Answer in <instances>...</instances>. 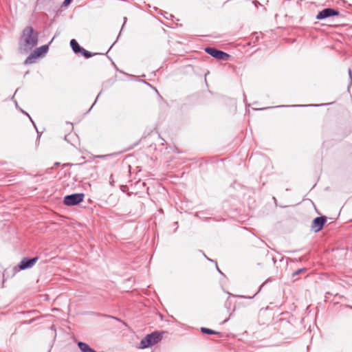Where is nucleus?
<instances>
[{
    "label": "nucleus",
    "instance_id": "5",
    "mask_svg": "<svg viewBox=\"0 0 352 352\" xmlns=\"http://www.w3.org/2000/svg\"><path fill=\"white\" fill-rule=\"evenodd\" d=\"M205 51L208 54L218 60H228L230 57V55L227 53L218 50L215 48L207 47L206 48Z\"/></svg>",
    "mask_w": 352,
    "mask_h": 352
},
{
    "label": "nucleus",
    "instance_id": "2",
    "mask_svg": "<svg viewBox=\"0 0 352 352\" xmlns=\"http://www.w3.org/2000/svg\"><path fill=\"white\" fill-rule=\"evenodd\" d=\"M163 334L164 332L154 331L146 335V337L140 341L138 348L144 349L157 344L162 340Z\"/></svg>",
    "mask_w": 352,
    "mask_h": 352
},
{
    "label": "nucleus",
    "instance_id": "14",
    "mask_svg": "<svg viewBox=\"0 0 352 352\" xmlns=\"http://www.w3.org/2000/svg\"><path fill=\"white\" fill-rule=\"evenodd\" d=\"M303 271H305V269H300V270L296 271V272H294L293 275L294 276L297 275V274H298L299 273H300V272H302Z\"/></svg>",
    "mask_w": 352,
    "mask_h": 352
},
{
    "label": "nucleus",
    "instance_id": "13",
    "mask_svg": "<svg viewBox=\"0 0 352 352\" xmlns=\"http://www.w3.org/2000/svg\"><path fill=\"white\" fill-rule=\"evenodd\" d=\"M80 53H82L85 58H90L92 56L91 52L87 51L86 50H85L83 48H82V51L80 52Z\"/></svg>",
    "mask_w": 352,
    "mask_h": 352
},
{
    "label": "nucleus",
    "instance_id": "9",
    "mask_svg": "<svg viewBox=\"0 0 352 352\" xmlns=\"http://www.w3.org/2000/svg\"><path fill=\"white\" fill-rule=\"evenodd\" d=\"M230 293H228V292H222L221 294L219 295V296L218 297V298H221L222 300H225V306L228 310V316H230V309H231V302L230 301Z\"/></svg>",
    "mask_w": 352,
    "mask_h": 352
},
{
    "label": "nucleus",
    "instance_id": "4",
    "mask_svg": "<svg viewBox=\"0 0 352 352\" xmlns=\"http://www.w3.org/2000/svg\"><path fill=\"white\" fill-rule=\"evenodd\" d=\"M84 194L78 193L67 195L64 199V204L66 206H75L83 201Z\"/></svg>",
    "mask_w": 352,
    "mask_h": 352
},
{
    "label": "nucleus",
    "instance_id": "10",
    "mask_svg": "<svg viewBox=\"0 0 352 352\" xmlns=\"http://www.w3.org/2000/svg\"><path fill=\"white\" fill-rule=\"evenodd\" d=\"M78 345L82 352H96L87 344H86L85 342H79L78 343Z\"/></svg>",
    "mask_w": 352,
    "mask_h": 352
},
{
    "label": "nucleus",
    "instance_id": "8",
    "mask_svg": "<svg viewBox=\"0 0 352 352\" xmlns=\"http://www.w3.org/2000/svg\"><path fill=\"white\" fill-rule=\"evenodd\" d=\"M37 261H38V257H34V258H32L30 259L24 258L20 262V263L19 265V267L21 270L32 267L36 263Z\"/></svg>",
    "mask_w": 352,
    "mask_h": 352
},
{
    "label": "nucleus",
    "instance_id": "15",
    "mask_svg": "<svg viewBox=\"0 0 352 352\" xmlns=\"http://www.w3.org/2000/svg\"><path fill=\"white\" fill-rule=\"evenodd\" d=\"M72 1V0H65V1H64V4H65L66 6H67V5H69V4L71 3V1Z\"/></svg>",
    "mask_w": 352,
    "mask_h": 352
},
{
    "label": "nucleus",
    "instance_id": "6",
    "mask_svg": "<svg viewBox=\"0 0 352 352\" xmlns=\"http://www.w3.org/2000/svg\"><path fill=\"white\" fill-rule=\"evenodd\" d=\"M338 15H339L338 11L332 8H325L318 13L316 19L318 20H321L327 17Z\"/></svg>",
    "mask_w": 352,
    "mask_h": 352
},
{
    "label": "nucleus",
    "instance_id": "11",
    "mask_svg": "<svg viewBox=\"0 0 352 352\" xmlns=\"http://www.w3.org/2000/svg\"><path fill=\"white\" fill-rule=\"evenodd\" d=\"M70 45L75 53H80L82 50L75 39L71 40Z\"/></svg>",
    "mask_w": 352,
    "mask_h": 352
},
{
    "label": "nucleus",
    "instance_id": "7",
    "mask_svg": "<svg viewBox=\"0 0 352 352\" xmlns=\"http://www.w3.org/2000/svg\"><path fill=\"white\" fill-rule=\"evenodd\" d=\"M327 221L325 217H319L314 219L311 223V229L315 232L320 231Z\"/></svg>",
    "mask_w": 352,
    "mask_h": 352
},
{
    "label": "nucleus",
    "instance_id": "12",
    "mask_svg": "<svg viewBox=\"0 0 352 352\" xmlns=\"http://www.w3.org/2000/svg\"><path fill=\"white\" fill-rule=\"evenodd\" d=\"M201 331L204 333H207V334H219L218 332L213 331L212 329L206 328V327H201Z\"/></svg>",
    "mask_w": 352,
    "mask_h": 352
},
{
    "label": "nucleus",
    "instance_id": "1",
    "mask_svg": "<svg viewBox=\"0 0 352 352\" xmlns=\"http://www.w3.org/2000/svg\"><path fill=\"white\" fill-rule=\"evenodd\" d=\"M21 40L23 43L20 47V50L27 52L37 45L38 35L34 33V29L31 26H28L23 31Z\"/></svg>",
    "mask_w": 352,
    "mask_h": 352
},
{
    "label": "nucleus",
    "instance_id": "3",
    "mask_svg": "<svg viewBox=\"0 0 352 352\" xmlns=\"http://www.w3.org/2000/svg\"><path fill=\"white\" fill-rule=\"evenodd\" d=\"M48 45H43L40 47L35 49L33 52L25 59V64H32L34 60L46 54L48 51Z\"/></svg>",
    "mask_w": 352,
    "mask_h": 352
}]
</instances>
